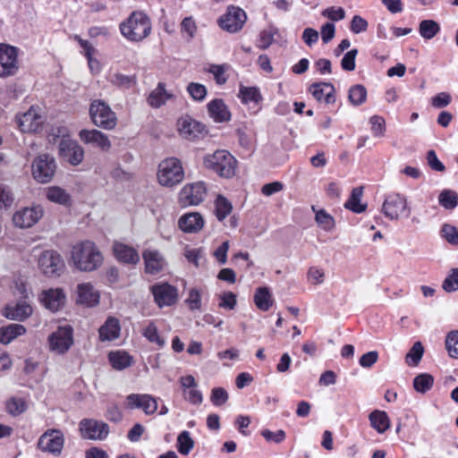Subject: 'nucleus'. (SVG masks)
Returning <instances> with one entry per match:
<instances>
[{
	"mask_svg": "<svg viewBox=\"0 0 458 458\" xmlns=\"http://www.w3.org/2000/svg\"><path fill=\"white\" fill-rule=\"evenodd\" d=\"M371 427L378 433L386 432L390 427V419L386 411L376 410L369 416Z\"/></svg>",
	"mask_w": 458,
	"mask_h": 458,
	"instance_id": "2f4dec72",
	"label": "nucleus"
},
{
	"mask_svg": "<svg viewBox=\"0 0 458 458\" xmlns=\"http://www.w3.org/2000/svg\"><path fill=\"white\" fill-rule=\"evenodd\" d=\"M207 107L209 116L216 123L228 122L231 119L227 106L220 98L211 100Z\"/></svg>",
	"mask_w": 458,
	"mask_h": 458,
	"instance_id": "393cba45",
	"label": "nucleus"
},
{
	"mask_svg": "<svg viewBox=\"0 0 458 458\" xmlns=\"http://www.w3.org/2000/svg\"><path fill=\"white\" fill-rule=\"evenodd\" d=\"M452 101V97L447 92H441L431 98V105L435 108H443L447 106Z\"/></svg>",
	"mask_w": 458,
	"mask_h": 458,
	"instance_id": "69168bd1",
	"label": "nucleus"
},
{
	"mask_svg": "<svg viewBox=\"0 0 458 458\" xmlns=\"http://www.w3.org/2000/svg\"><path fill=\"white\" fill-rule=\"evenodd\" d=\"M236 295L232 292L224 293L220 296L219 307L226 310H233L236 306Z\"/></svg>",
	"mask_w": 458,
	"mask_h": 458,
	"instance_id": "338daca9",
	"label": "nucleus"
},
{
	"mask_svg": "<svg viewBox=\"0 0 458 458\" xmlns=\"http://www.w3.org/2000/svg\"><path fill=\"white\" fill-rule=\"evenodd\" d=\"M276 34H277V29L274 27H269L268 29L261 30L259 36L257 47L260 49H267L272 45L274 36Z\"/></svg>",
	"mask_w": 458,
	"mask_h": 458,
	"instance_id": "a18cd8bd",
	"label": "nucleus"
},
{
	"mask_svg": "<svg viewBox=\"0 0 458 458\" xmlns=\"http://www.w3.org/2000/svg\"><path fill=\"white\" fill-rule=\"evenodd\" d=\"M232 204L226 198L218 195L216 199V215L219 221L224 220L232 211Z\"/></svg>",
	"mask_w": 458,
	"mask_h": 458,
	"instance_id": "c03bdc74",
	"label": "nucleus"
},
{
	"mask_svg": "<svg viewBox=\"0 0 458 458\" xmlns=\"http://www.w3.org/2000/svg\"><path fill=\"white\" fill-rule=\"evenodd\" d=\"M261 436L268 442H274L276 444H280L285 439V432L283 429H279L276 432H273L269 429H263L261 431Z\"/></svg>",
	"mask_w": 458,
	"mask_h": 458,
	"instance_id": "e2e57ef3",
	"label": "nucleus"
},
{
	"mask_svg": "<svg viewBox=\"0 0 458 458\" xmlns=\"http://www.w3.org/2000/svg\"><path fill=\"white\" fill-rule=\"evenodd\" d=\"M445 348L450 357L458 359V331H452L446 335Z\"/></svg>",
	"mask_w": 458,
	"mask_h": 458,
	"instance_id": "3c124183",
	"label": "nucleus"
},
{
	"mask_svg": "<svg viewBox=\"0 0 458 458\" xmlns=\"http://www.w3.org/2000/svg\"><path fill=\"white\" fill-rule=\"evenodd\" d=\"M89 115L92 123L98 127L112 130L116 126V114L103 100L96 99L91 102Z\"/></svg>",
	"mask_w": 458,
	"mask_h": 458,
	"instance_id": "39448f33",
	"label": "nucleus"
},
{
	"mask_svg": "<svg viewBox=\"0 0 458 458\" xmlns=\"http://www.w3.org/2000/svg\"><path fill=\"white\" fill-rule=\"evenodd\" d=\"M225 70H226V66L224 64H222V65L213 64L209 68V72L214 75V78H215L216 83L219 85L225 84L227 81V78L225 75Z\"/></svg>",
	"mask_w": 458,
	"mask_h": 458,
	"instance_id": "774afa93",
	"label": "nucleus"
},
{
	"mask_svg": "<svg viewBox=\"0 0 458 458\" xmlns=\"http://www.w3.org/2000/svg\"><path fill=\"white\" fill-rule=\"evenodd\" d=\"M237 161L227 150L219 149L204 157L205 167L223 178H231L235 174Z\"/></svg>",
	"mask_w": 458,
	"mask_h": 458,
	"instance_id": "7ed1b4c3",
	"label": "nucleus"
},
{
	"mask_svg": "<svg viewBox=\"0 0 458 458\" xmlns=\"http://www.w3.org/2000/svg\"><path fill=\"white\" fill-rule=\"evenodd\" d=\"M47 198L55 203L68 206L71 204L70 195L60 187H50L47 191Z\"/></svg>",
	"mask_w": 458,
	"mask_h": 458,
	"instance_id": "f704fd0d",
	"label": "nucleus"
},
{
	"mask_svg": "<svg viewBox=\"0 0 458 458\" xmlns=\"http://www.w3.org/2000/svg\"><path fill=\"white\" fill-rule=\"evenodd\" d=\"M176 447L178 452L182 455H188L190 454L194 447V440L191 438L189 431L183 430L178 435Z\"/></svg>",
	"mask_w": 458,
	"mask_h": 458,
	"instance_id": "e433bc0d",
	"label": "nucleus"
},
{
	"mask_svg": "<svg viewBox=\"0 0 458 458\" xmlns=\"http://www.w3.org/2000/svg\"><path fill=\"white\" fill-rule=\"evenodd\" d=\"M77 302L88 307L99 303V293L90 283H82L77 285Z\"/></svg>",
	"mask_w": 458,
	"mask_h": 458,
	"instance_id": "4be33fe9",
	"label": "nucleus"
},
{
	"mask_svg": "<svg viewBox=\"0 0 458 458\" xmlns=\"http://www.w3.org/2000/svg\"><path fill=\"white\" fill-rule=\"evenodd\" d=\"M371 131L375 137H382L386 131L385 119L379 115H373L369 119Z\"/></svg>",
	"mask_w": 458,
	"mask_h": 458,
	"instance_id": "5fc2aeb1",
	"label": "nucleus"
},
{
	"mask_svg": "<svg viewBox=\"0 0 458 458\" xmlns=\"http://www.w3.org/2000/svg\"><path fill=\"white\" fill-rule=\"evenodd\" d=\"M184 177L182 163L175 157L163 160L158 166L157 179L161 185L173 187L180 183Z\"/></svg>",
	"mask_w": 458,
	"mask_h": 458,
	"instance_id": "20e7f679",
	"label": "nucleus"
},
{
	"mask_svg": "<svg viewBox=\"0 0 458 458\" xmlns=\"http://www.w3.org/2000/svg\"><path fill=\"white\" fill-rule=\"evenodd\" d=\"M187 91L193 100L201 102L206 98L207 88L200 83L191 82L187 86Z\"/></svg>",
	"mask_w": 458,
	"mask_h": 458,
	"instance_id": "8fccbe9b",
	"label": "nucleus"
},
{
	"mask_svg": "<svg viewBox=\"0 0 458 458\" xmlns=\"http://www.w3.org/2000/svg\"><path fill=\"white\" fill-rule=\"evenodd\" d=\"M56 169L55 160L47 154L37 157L32 163V174L36 181L47 183L51 181Z\"/></svg>",
	"mask_w": 458,
	"mask_h": 458,
	"instance_id": "423d86ee",
	"label": "nucleus"
},
{
	"mask_svg": "<svg viewBox=\"0 0 458 458\" xmlns=\"http://www.w3.org/2000/svg\"><path fill=\"white\" fill-rule=\"evenodd\" d=\"M48 340L52 351L57 353H64L73 343L72 328L71 327H59L49 335Z\"/></svg>",
	"mask_w": 458,
	"mask_h": 458,
	"instance_id": "dca6fc26",
	"label": "nucleus"
},
{
	"mask_svg": "<svg viewBox=\"0 0 458 458\" xmlns=\"http://www.w3.org/2000/svg\"><path fill=\"white\" fill-rule=\"evenodd\" d=\"M42 301L47 309L57 311L65 301V295L62 289H49L43 293Z\"/></svg>",
	"mask_w": 458,
	"mask_h": 458,
	"instance_id": "cd10ccee",
	"label": "nucleus"
},
{
	"mask_svg": "<svg viewBox=\"0 0 458 458\" xmlns=\"http://www.w3.org/2000/svg\"><path fill=\"white\" fill-rule=\"evenodd\" d=\"M129 409L141 408L145 414H154L157 410V399L149 394H131L126 397Z\"/></svg>",
	"mask_w": 458,
	"mask_h": 458,
	"instance_id": "a211bd4d",
	"label": "nucleus"
},
{
	"mask_svg": "<svg viewBox=\"0 0 458 458\" xmlns=\"http://www.w3.org/2000/svg\"><path fill=\"white\" fill-rule=\"evenodd\" d=\"M80 431L84 439L102 441L109 434V426L101 420L83 419L80 422Z\"/></svg>",
	"mask_w": 458,
	"mask_h": 458,
	"instance_id": "9d476101",
	"label": "nucleus"
},
{
	"mask_svg": "<svg viewBox=\"0 0 458 458\" xmlns=\"http://www.w3.org/2000/svg\"><path fill=\"white\" fill-rule=\"evenodd\" d=\"M114 257L126 264H137L140 261V255L137 250L129 245L121 242H114L113 246Z\"/></svg>",
	"mask_w": 458,
	"mask_h": 458,
	"instance_id": "b1692460",
	"label": "nucleus"
},
{
	"mask_svg": "<svg viewBox=\"0 0 458 458\" xmlns=\"http://www.w3.org/2000/svg\"><path fill=\"white\" fill-rule=\"evenodd\" d=\"M111 82L122 88H130L134 84V78L122 73H115L112 76Z\"/></svg>",
	"mask_w": 458,
	"mask_h": 458,
	"instance_id": "0e129e2a",
	"label": "nucleus"
},
{
	"mask_svg": "<svg viewBox=\"0 0 458 458\" xmlns=\"http://www.w3.org/2000/svg\"><path fill=\"white\" fill-rule=\"evenodd\" d=\"M73 266L80 271L97 270L103 263V255L96 244L89 240L76 243L72 250Z\"/></svg>",
	"mask_w": 458,
	"mask_h": 458,
	"instance_id": "f257e3e1",
	"label": "nucleus"
},
{
	"mask_svg": "<svg viewBox=\"0 0 458 458\" xmlns=\"http://www.w3.org/2000/svg\"><path fill=\"white\" fill-rule=\"evenodd\" d=\"M206 195L203 182H195L185 185L179 193V202L183 207L199 204Z\"/></svg>",
	"mask_w": 458,
	"mask_h": 458,
	"instance_id": "2eb2a0df",
	"label": "nucleus"
},
{
	"mask_svg": "<svg viewBox=\"0 0 458 458\" xmlns=\"http://www.w3.org/2000/svg\"><path fill=\"white\" fill-rule=\"evenodd\" d=\"M18 54L14 47L0 44V77L14 75L18 71Z\"/></svg>",
	"mask_w": 458,
	"mask_h": 458,
	"instance_id": "ddd939ff",
	"label": "nucleus"
},
{
	"mask_svg": "<svg viewBox=\"0 0 458 458\" xmlns=\"http://www.w3.org/2000/svg\"><path fill=\"white\" fill-rule=\"evenodd\" d=\"M44 210L41 206L24 208L14 213L13 221L21 228H29L34 225L43 216Z\"/></svg>",
	"mask_w": 458,
	"mask_h": 458,
	"instance_id": "f3484780",
	"label": "nucleus"
},
{
	"mask_svg": "<svg viewBox=\"0 0 458 458\" xmlns=\"http://www.w3.org/2000/svg\"><path fill=\"white\" fill-rule=\"evenodd\" d=\"M122 35L130 41H141L151 32L149 18L142 12H133L128 19L121 23Z\"/></svg>",
	"mask_w": 458,
	"mask_h": 458,
	"instance_id": "f03ea898",
	"label": "nucleus"
},
{
	"mask_svg": "<svg viewBox=\"0 0 458 458\" xmlns=\"http://www.w3.org/2000/svg\"><path fill=\"white\" fill-rule=\"evenodd\" d=\"M381 211L390 220H398L405 211L410 213L406 199L398 193L390 194L385 199Z\"/></svg>",
	"mask_w": 458,
	"mask_h": 458,
	"instance_id": "f8f14e48",
	"label": "nucleus"
},
{
	"mask_svg": "<svg viewBox=\"0 0 458 458\" xmlns=\"http://www.w3.org/2000/svg\"><path fill=\"white\" fill-rule=\"evenodd\" d=\"M309 91L318 102L324 101L326 104H332L335 101V87L330 82L312 83Z\"/></svg>",
	"mask_w": 458,
	"mask_h": 458,
	"instance_id": "412c9836",
	"label": "nucleus"
},
{
	"mask_svg": "<svg viewBox=\"0 0 458 458\" xmlns=\"http://www.w3.org/2000/svg\"><path fill=\"white\" fill-rule=\"evenodd\" d=\"M25 327L20 324H10L0 328V343L3 344H10L16 337L24 335Z\"/></svg>",
	"mask_w": 458,
	"mask_h": 458,
	"instance_id": "7c9ffc66",
	"label": "nucleus"
},
{
	"mask_svg": "<svg viewBox=\"0 0 458 458\" xmlns=\"http://www.w3.org/2000/svg\"><path fill=\"white\" fill-rule=\"evenodd\" d=\"M145 265V272L150 275H157L163 271L166 266L164 256L156 250H145L142 253Z\"/></svg>",
	"mask_w": 458,
	"mask_h": 458,
	"instance_id": "6ab92c4d",
	"label": "nucleus"
},
{
	"mask_svg": "<svg viewBox=\"0 0 458 458\" xmlns=\"http://www.w3.org/2000/svg\"><path fill=\"white\" fill-rule=\"evenodd\" d=\"M185 302L188 304L191 310H199L201 307V294L196 288H191L189 291L188 298Z\"/></svg>",
	"mask_w": 458,
	"mask_h": 458,
	"instance_id": "4d7b16f0",
	"label": "nucleus"
},
{
	"mask_svg": "<svg viewBox=\"0 0 458 458\" xmlns=\"http://www.w3.org/2000/svg\"><path fill=\"white\" fill-rule=\"evenodd\" d=\"M442 236L452 244H458V229L449 224H445L441 229Z\"/></svg>",
	"mask_w": 458,
	"mask_h": 458,
	"instance_id": "bf43d9fd",
	"label": "nucleus"
},
{
	"mask_svg": "<svg viewBox=\"0 0 458 458\" xmlns=\"http://www.w3.org/2000/svg\"><path fill=\"white\" fill-rule=\"evenodd\" d=\"M39 117L37 116L34 110L31 108L28 112L24 113L18 119V123L22 131H30L35 130L38 124L37 120Z\"/></svg>",
	"mask_w": 458,
	"mask_h": 458,
	"instance_id": "58836bf2",
	"label": "nucleus"
},
{
	"mask_svg": "<svg viewBox=\"0 0 458 458\" xmlns=\"http://www.w3.org/2000/svg\"><path fill=\"white\" fill-rule=\"evenodd\" d=\"M423 352V345L420 342H416L406 354V363L410 366H417L422 358Z\"/></svg>",
	"mask_w": 458,
	"mask_h": 458,
	"instance_id": "de8ad7c7",
	"label": "nucleus"
},
{
	"mask_svg": "<svg viewBox=\"0 0 458 458\" xmlns=\"http://www.w3.org/2000/svg\"><path fill=\"white\" fill-rule=\"evenodd\" d=\"M58 155L72 165H78L83 161L84 149L76 140L63 138L58 143Z\"/></svg>",
	"mask_w": 458,
	"mask_h": 458,
	"instance_id": "0eeeda50",
	"label": "nucleus"
},
{
	"mask_svg": "<svg viewBox=\"0 0 458 458\" xmlns=\"http://www.w3.org/2000/svg\"><path fill=\"white\" fill-rule=\"evenodd\" d=\"M80 140L85 144H91L102 150L107 151L111 148L108 137L98 130L83 129L79 132Z\"/></svg>",
	"mask_w": 458,
	"mask_h": 458,
	"instance_id": "aec40b11",
	"label": "nucleus"
},
{
	"mask_svg": "<svg viewBox=\"0 0 458 458\" xmlns=\"http://www.w3.org/2000/svg\"><path fill=\"white\" fill-rule=\"evenodd\" d=\"M181 31L182 34H187L189 40L194 38L197 31V26L192 17H186L182 20L181 23Z\"/></svg>",
	"mask_w": 458,
	"mask_h": 458,
	"instance_id": "680f3d73",
	"label": "nucleus"
},
{
	"mask_svg": "<svg viewBox=\"0 0 458 458\" xmlns=\"http://www.w3.org/2000/svg\"><path fill=\"white\" fill-rule=\"evenodd\" d=\"M109 361L114 369L123 370L131 365L132 358L125 352L117 351L109 353Z\"/></svg>",
	"mask_w": 458,
	"mask_h": 458,
	"instance_id": "72a5a7b5",
	"label": "nucleus"
},
{
	"mask_svg": "<svg viewBox=\"0 0 458 458\" xmlns=\"http://www.w3.org/2000/svg\"><path fill=\"white\" fill-rule=\"evenodd\" d=\"M321 14L333 21H342L345 18V11L342 7H328L325 9Z\"/></svg>",
	"mask_w": 458,
	"mask_h": 458,
	"instance_id": "052dcab7",
	"label": "nucleus"
},
{
	"mask_svg": "<svg viewBox=\"0 0 458 458\" xmlns=\"http://www.w3.org/2000/svg\"><path fill=\"white\" fill-rule=\"evenodd\" d=\"M173 97L165 89V85L163 82H159L157 88L152 90L148 98V103L154 108H158L165 105L168 99Z\"/></svg>",
	"mask_w": 458,
	"mask_h": 458,
	"instance_id": "c756f323",
	"label": "nucleus"
},
{
	"mask_svg": "<svg viewBox=\"0 0 458 458\" xmlns=\"http://www.w3.org/2000/svg\"><path fill=\"white\" fill-rule=\"evenodd\" d=\"M315 220L318 225L325 231H330L335 225L334 218L325 210H319L316 213Z\"/></svg>",
	"mask_w": 458,
	"mask_h": 458,
	"instance_id": "864d4df0",
	"label": "nucleus"
},
{
	"mask_svg": "<svg viewBox=\"0 0 458 458\" xmlns=\"http://www.w3.org/2000/svg\"><path fill=\"white\" fill-rule=\"evenodd\" d=\"M442 288L447 293L458 290V268L451 269L450 274L443 281Z\"/></svg>",
	"mask_w": 458,
	"mask_h": 458,
	"instance_id": "603ef678",
	"label": "nucleus"
},
{
	"mask_svg": "<svg viewBox=\"0 0 458 458\" xmlns=\"http://www.w3.org/2000/svg\"><path fill=\"white\" fill-rule=\"evenodd\" d=\"M178 130L183 138L195 140L202 134L204 126L191 117H183L178 121Z\"/></svg>",
	"mask_w": 458,
	"mask_h": 458,
	"instance_id": "5701e85b",
	"label": "nucleus"
},
{
	"mask_svg": "<svg viewBox=\"0 0 458 458\" xmlns=\"http://www.w3.org/2000/svg\"><path fill=\"white\" fill-rule=\"evenodd\" d=\"M228 393L223 387H215L211 391L210 401L216 406L225 404L228 400Z\"/></svg>",
	"mask_w": 458,
	"mask_h": 458,
	"instance_id": "6e6d98bb",
	"label": "nucleus"
},
{
	"mask_svg": "<svg viewBox=\"0 0 458 458\" xmlns=\"http://www.w3.org/2000/svg\"><path fill=\"white\" fill-rule=\"evenodd\" d=\"M349 101L353 106H360L367 99V89L361 84H356L350 88L348 94Z\"/></svg>",
	"mask_w": 458,
	"mask_h": 458,
	"instance_id": "a19ab883",
	"label": "nucleus"
},
{
	"mask_svg": "<svg viewBox=\"0 0 458 458\" xmlns=\"http://www.w3.org/2000/svg\"><path fill=\"white\" fill-rule=\"evenodd\" d=\"M419 31L423 38L431 39L440 31V26L433 20H423L420 22Z\"/></svg>",
	"mask_w": 458,
	"mask_h": 458,
	"instance_id": "4c0bfd02",
	"label": "nucleus"
},
{
	"mask_svg": "<svg viewBox=\"0 0 458 458\" xmlns=\"http://www.w3.org/2000/svg\"><path fill=\"white\" fill-rule=\"evenodd\" d=\"M32 314V307L26 301L21 300L15 305H9L5 308L4 315L7 318L13 320H25Z\"/></svg>",
	"mask_w": 458,
	"mask_h": 458,
	"instance_id": "bb28decb",
	"label": "nucleus"
},
{
	"mask_svg": "<svg viewBox=\"0 0 458 458\" xmlns=\"http://www.w3.org/2000/svg\"><path fill=\"white\" fill-rule=\"evenodd\" d=\"M239 97L245 104L250 102L259 103L262 98L259 89L255 87L242 86L239 90Z\"/></svg>",
	"mask_w": 458,
	"mask_h": 458,
	"instance_id": "37998d69",
	"label": "nucleus"
},
{
	"mask_svg": "<svg viewBox=\"0 0 458 458\" xmlns=\"http://www.w3.org/2000/svg\"><path fill=\"white\" fill-rule=\"evenodd\" d=\"M142 335L151 343L157 344L159 347L165 345V340L158 335L157 327L154 322H150L142 332Z\"/></svg>",
	"mask_w": 458,
	"mask_h": 458,
	"instance_id": "09e8293b",
	"label": "nucleus"
},
{
	"mask_svg": "<svg viewBox=\"0 0 458 458\" xmlns=\"http://www.w3.org/2000/svg\"><path fill=\"white\" fill-rule=\"evenodd\" d=\"M149 290L159 308L172 306L178 301V289L168 283L154 284Z\"/></svg>",
	"mask_w": 458,
	"mask_h": 458,
	"instance_id": "1a4fd4ad",
	"label": "nucleus"
},
{
	"mask_svg": "<svg viewBox=\"0 0 458 458\" xmlns=\"http://www.w3.org/2000/svg\"><path fill=\"white\" fill-rule=\"evenodd\" d=\"M358 55L356 48L348 51L341 61V66L344 71L352 72L355 69V58Z\"/></svg>",
	"mask_w": 458,
	"mask_h": 458,
	"instance_id": "13d9d810",
	"label": "nucleus"
},
{
	"mask_svg": "<svg viewBox=\"0 0 458 458\" xmlns=\"http://www.w3.org/2000/svg\"><path fill=\"white\" fill-rule=\"evenodd\" d=\"M64 445V436L61 430L51 428L44 432L38 442V447L42 452H47L55 456L61 454Z\"/></svg>",
	"mask_w": 458,
	"mask_h": 458,
	"instance_id": "6e6552de",
	"label": "nucleus"
},
{
	"mask_svg": "<svg viewBox=\"0 0 458 458\" xmlns=\"http://www.w3.org/2000/svg\"><path fill=\"white\" fill-rule=\"evenodd\" d=\"M438 201L445 209H454L458 205V194L451 190H444L438 196Z\"/></svg>",
	"mask_w": 458,
	"mask_h": 458,
	"instance_id": "79ce46f5",
	"label": "nucleus"
},
{
	"mask_svg": "<svg viewBox=\"0 0 458 458\" xmlns=\"http://www.w3.org/2000/svg\"><path fill=\"white\" fill-rule=\"evenodd\" d=\"M433 384L434 377L428 373L420 374L413 379V387L420 394H425L429 391L432 388Z\"/></svg>",
	"mask_w": 458,
	"mask_h": 458,
	"instance_id": "ea45409f",
	"label": "nucleus"
},
{
	"mask_svg": "<svg viewBox=\"0 0 458 458\" xmlns=\"http://www.w3.org/2000/svg\"><path fill=\"white\" fill-rule=\"evenodd\" d=\"M254 302L259 310L263 311L268 310L272 305L269 290L267 287L258 288L254 295Z\"/></svg>",
	"mask_w": 458,
	"mask_h": 458,
	"instance_id": "c9c22d12",
	"label": "nucleus"
},
{
	"mask_svg": "<svg viewBox=\"0 0 458 458\" xmlns=\"http://www.w3.org/2000/svg\"><path fill=\"white\" fill-rule=\"evenodd\" d=\"M120 322L114 317H108L103 326L100 327L99 339L104 341H113L120 335Z\"/></svg>",
	"mask_w": 458,
	"mask_h": 458,
	"instance_id": "c85d7f7f",
	"label": "nucleus"
},
{
	"mask_svg": "<svg viewBox=\"0 0 458 458\" xmlns=\"http://www.w3.org/2000/svg\"><path fill=\"white\" fill-rule=\"evenodd\" d=\"M179 228L185 233H197L204 225L203 217L197 212L182 216L178 222Z\"/></svg>",
	"mask_w": 458,
	"mask_h": 458,
	"instance_id": "a878e982",
	"label": "nucleus"
},
{
	"mask_svg": "<svg viewBox=\"0 0 458 458\" xmlns=\"http://www.w3.org/2000/svg\"><path fill=\"white\" fill-rule=\"evenodd\" d=\"M363 194L362 187L353 188L350 198L344 203V208L352 210L354 213L360 214L366 210L367 205L361 204L360 199Z\"/></svg>",
	"mask_w": 458,
	"mask_h": 458,
	"instance_id": "473e14b6",
	"label": "nucleus"
},
{
	"mask_svg": "<svg viewBox=\"0 0 458 458\" xmlns=\"http://www.w3.org/2000/svg\"><path fill=\"white\" fill-rule=\"evenodd\" d=\"M245 12L235 6H230L225 14L220 17L218 23L220 27L230 33H235L242 30L246 22Z\"/></svg>",
	"mask_w": 458,
	"mask_h": 458,
	"instance_id": "9b49d317",
	"label": "nucleus"
},
{
	"mask_svg": "<svg viewBox=\"0 0 458 458\" xmlns=\"http://www.w3.org/2000/svg\"><path fill=\"white\" fill-rule=\"evenodd\" d=\"M6 411L13 416L20 415L27 409L25 401L21 397H12L6 402Z\"/></svg>",
	"mask_w": 458,
	"mask_h": 458,
	"instance_id": "49530a36",
	"label": "nucleus"
},
{
	"mask_svg": "<svg viewBox=\"0 0 458 458\" xmlns=\"http://www.w3.org/2000/svg\"><path fill=\"white\" fill-rule=\"evenodd\" d=\"M38 266L47 276H60L64 263L56 251L46 250L39 256Z\"/></svg>",
	"mask_w": 458,
	"mask_h": 458,
	"instance_id": "4468645a",
	"label": "nucleus"
}]
</instances>
